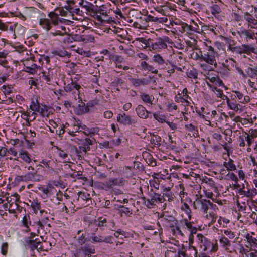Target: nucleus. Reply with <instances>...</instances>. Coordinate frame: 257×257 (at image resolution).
Segmentation results:
<instances>
[{
	"label": "nucleus",
	"mask_w": 257,
	"mask_h": 257,
	"mask_svg": "<svg viewBox=\"0 0 257 257\" xmlns=\"http://www.w3.org/2000/svg\"><path fill=\"white\" fill-rule=\"evenodd\" d=\"M52 53L55 56H59L61 57L70 56V55L67 51L63 50H55L53 51Z\"/></svg>",
	"instance_id": "obj_42"
},
{
	"label": "nucleus",
	"mask_w": 257,
	"mask_h": 257,
	"mask_svg": "<svg viewBox=\"0 0 257 257\" xmlns=\"http://www.w3.org/2000/svg\"><path fill=\"white\" fill-rule=\"evenodd\" d=\"M136 41H138L141 43H142L144 47H150V43L152 42V39H149L148 40L146 39L143 37H140L136 38Z\"/></svg>",
	"instance_id": "obj_39"
},
{
	"label": "nucleus",
	"mask_w": 257,
	"mask_h": 257,
	"mask_svg": "<svg viewBox=\"0 0 257 257\" xmlns=\"http://www.w3.org/2000/svg\"><path fill=\"white\" fill-rule=\"evenodd\" d=\"M219 242L221 246L226 250H228V247L231 245L230 240L223 235H222L220 237L219 239Z\"/></svg>",
	"instance_id": "obj_28"
},
{
	"label": "nucleus",
	"mask_w": 257,
	"mask_h": 257,
	"mask_svg": "<svg viewBox=\"0 0 257 257\" xmlns=\"http://www.w3.org/2000/svg\"><path fill=\"white\" fill-rule=\"evenodd\" d=\"M118 210L121 216H123V214H124L127 216H130L132 214V211L128 207L122 205H119L118 207Z\"/></svg>",
	"instance_id": "obj_33"
},
{
	"label": "nucleus",
	"mask_w": 257,
	"mask_h": 257,
	"mask_svg": "<svg viewBox=\"0 0 257 257\" xmlns=\"http://www.w3.org/2000/svg\"><path fill=\"white\" fill-rule=\"evenodd\" d=\"M237 34L240 36H244L247 41L249 39H254V34L251 30L243 29L240 31H237Z\"/></svg>",
	"instance_id": "obj_20"
},
{
	"label": "nucleus",
	"mask_w": 257,
	"mask_h": 257,
	"mask_svg": "<svg viewBox=\"0 0 257 257\" xmlns=\"http://www.w3.org/2000/svg\"><path fill=\"white\" fill-rule=\"evenodd\" d=\"M181 28L183 32H186L189 34H192L194 32L200 33L199 27L194 21H193V25H188L186 23H182Z\"/></svg>",
	"instance_id": "obj_11"
},
{
	"label": "nucleus",
	"mask_w": 257,
	"mask_h": 257,
	"mask_svg": "<svg viewBox=\"0 0 257 257\" xmlns=\"http://www.w3.org/2000/svg\"><path fill=\"white\" fill-rule=\"evenodd\" d=\"M8 243L4 242L1 245V253L3 255H6L8 253Z\"/></svg>",
	"instance_id": "obj_52"
},
{
	"label": "nucleus",
	"mask_w": 257,
	"mask_h": 257,
	"mask_svg": "<svg viewBox=\"0 0 257 257\" xmlns=\"http://www.w3.org/2000/svg\"><path fill=\"white\" fill-rule=\"evenodd\" d=\"M30 109L35 112H39L40 111V105L39 103L37 100H32L30 105Z\"/></svg>",
	"instance_id": "obj_41"
},
{
	"label": "nucleus",
	"mask_w": 257,
	"mask_h": 257,
	"mask_svg": "<svg viewBox=\"0 0 257 257\" xmlns=\"http://www.w3.org/2000/svg\"><path fill=\"white\" fill-rule=\"evenodd\" d=\"M229 220L225 217H220L218 223L220 225H222L223 227L226 226V225L229 222Z\"/></svg>",
	"instance_id": "obj_50"
},
{
	"label": "nucleus",
	"mask_w": 257,
	"mask_h": 257,
	"mask_svg": "<svg viewBox=\"0 0 257 257\" xmlns=\"http://www.w3.org/2000/svg\"><path fill=\"white\" fill-rule=\"evenodd\" d=\"M77 240L79 244H80L81 245L85 244L86 241V238H85V235L84 234H82L80 235L78 237Z\"/></svg>",
	"instance_id": "obj_55"
},
{
	"label": "nucleus",
	"mask_w": 257,
	"mask_h": 257,
	"mask_svg": "<svg viewBox=\"0 0 257 257\" xmlns=\"http://www.w3.org/2000/svg\"><path fill=\"white\" fill-rule=\"evenodd\" d=\"M224 233L230 239H233L235 236L234 233L229 229L224 230Z\"/></svg>",
	"instance_id": "obj_62"
},
{
	"label": "nucleus",
	"mask_w": 257,
	"mask_h": 257,
	"mask_svg": "<svg viewBox=\"0 0 257 257\" xmlns=\"http://www.w3.org/2000/svg\"><path fill=\"white\" fill-rule=\"evenodd\" d=\"M140 19L141 20V22L144 24L146 25V23L149 22H154L156 21V17L151 16L150 15H145L144 17H141Z\"/></svg>",
	"instance_id": "obj_37"
},
{
	"label": "nucleus",
	"mask_w": 257,
	"mask_h": 257,
	"mask_svg": "<svg viewBox=\"0 0 257 257\" xmlns=\"http://www.w3.org/2000/svg\"><path fill=\"white\" fill-rule=\"evenodd\" d=\"M197 237L199 240L200 246L204 251L208 250L211 247L210 241L202 234H198Z\"/></svg>",
	"instance_id": "obj_13"
},
{
	"label": "nucleus",
	"mask_w": 257,
	"mask_h": 257,
	"mask_svg": "<svg viewBox=\"0 0 257 257\" xmlns=\"http://www.w3.org/2000/svg\"><path fill=\"white\" fill-rule=\"evenodd\" d=\"M240 195H243L249 198H252L256 194V190L255 189H248L247 191L244 190L242 188L239 190Z\"/></svg>",
	"instance_id": "obj_22"
},
{
	"label": "nucleus",
	"mask_w": 257,
	"mask_h": 257,
	"mask_svg": "<svg viewBox=\"0 0 257 257\" xmlns=\"http://www.w3.org/2000/svg\"><path fill=\"white\" fill-rule=\"evenodd\" d=\"M79 40L85 43L92 42L94 40V37L91 34H85L80 36Z\"/></svg>",
	"instance_id": "obj_30"
},
{
	"label": "nucleus",
	"mask_w": 257,
	"mask_h": 257,
	"mask_svg": "<svg viewBox=\"0 0 257 257\" xmlns=\"http://www.w3.org/2000/svg\"><path fill=\"white\" fill-rule=\"evenodd\" d=\"M103 242L112 244L113 243V237L112 236H103Z\"/></svg>",
	"instance_id": "obj_61"
},
{
	"label": "nucleus",
	"mask_w": 257,
	"mask_h": 257,
	"mask_svg": "<svg viewBox=\"0 0 257 257\" xmlns=\"http://www.w3.org/2000/svg\"><path fill=\"white\" fill-rule=\"evenodd\" d=\"M153 61L157 64L159 69H162L167 65L168 60H165L160 54H155L153 57Z\"/></svg>",
	"instance_id": "obj_16"
},
{
	"label": "nucleus",
	"mask_w": 257,
	"mask_h": 257,
	"mask_svg": "<svg viewBox=\"0 0 257 257\" xmlns=\"http://www.w3.org/2000/svg\"><path fill=\"white\" fill-rule=\"evenodd\" d=\"M136 111L138 116L143 119H146L149 117L148 114L151 113V112L148 111L142 105H139L136 108Z\"/></svg>",
	"instance_id": "obj_18"
},
{
	"label": "nucleus",
	"mask_w": 257,
	"mask_h": 257,
	"mask_svg": "<svg viewBox=\"0 0 257 257\" xmlns=\"http://www.w3.org/2000/svg\"><path fill=\"white\" fill-rule=\"evenodd\" d=\"M150 47L152 48L153 50L156 51H160L167 47V44H165L161 38H158L155 41L152 39V42L150 43Z\"/></svg>",
	"instance_id": "obj_12"
},
{
	"label": "nucleus",
	"mask_w": 257,
	"mask_h": 257,
	"mask_svg": "<svg viewBox=\"0 0 257 257\" xmlns=\"http://www.w3.org/2000/svg\"><path fill=\"white\" fill-rule=\"evenodd\" d=\"M104 188L105 190L107 191L112 188L113 185L111 178L107 179L105 182Z\"/></svg>",
	"instance_id": "obj_58"
},
{
	"label": "nucleus",
	"mask_w": 257,
	"mask_h": 257,
	"mask_svg": "<svg viewBox=\"0 0 257 257\" xmlns=\"http://www.w3.org/2000/svg\"><path fill=\"white\" fill-rule=\"evenodd\" d=\"M73 254L75 257H83V250L81 247L76 249Z\"/></svg>",
	"instance_id": "obj_63"
},
{
	"label": "nucleus",
	"mask_w": 257,
	"mask_h": 257,
	"mask_svg": "<svg viewBox=\"0 0 257 257\" xmlns=\"http://www.w3.org/2000/svg\"><path fill=\"white\" fill-rule=\"evenodd\" d=\"M28 62H29V61H26V63L24 64V65L25 66V71H26V72L29 73L31 74H35L36 72V71H34V68H32L31 67V66H26V64H28Z\"/></svg>",
	"instance_id": "obj_57"
},
{
	"label": "nucleus",
	"mask_w": 257,
	"mask_h": 257,
	"mask_svg": "<svg viewBox=\"0 0 257 257\" xmlns=\"http://www.w3.org/2000/svg\"><path fill=\"white\" fill-rule=\"evenodd\" d=\"M81 102L78 105L77 111L78 114H82L89 111V109L88 106H86L84 102L82 101V100L80 99Z\"/></svg>",
	"instance_id": "obj_29"
},
{
	"label": "nucleus",
	"mask_w": 257,
	"mask_h": 257,
	"mask_svg": "<svg viewBox=\"0 0 257 257\" xmlns=\"http://www.w3.org/2000/svg\"><path fill=\"white\" fill-rule=\"evenodd\" d=\"M117 120L118 122L124 125H132L136 123V120L132 118L129 115L125 113L123 114H118L117 116Z\"/></svg>",
	"instance_id": "obj_14"
},
{
	"label": "nucleus",
	"mask_w": 257,
	"mask_h": 257,
	"mask_svg": "<svg viewBox=\"0 0 257 257\" xmlns=\"http://www.w3.org/2000/svg\"><path fill=\"white\" fill-rule=\"evenodd\" d=\"M154 118L157 120L158 122L163 123L165 122V119L164 116L157 113L153 114Z\"/></svg>",
	"instance_id": "obj_56"
},
{
	"label": "nucleus",
	"mask_w": 257,
	"mask_h": 257,
	"mask_svg": "<svg viewBox=\"0 0 257 257\" xmlns=\"http://www.w3.org/2000/svg\"><path fill=\"white\" fill-rule=\"evenodd\" d=\"M193 207L196 209L207 214L209 207H212L213 204L210 200L203 198L202 196L196 195V198L193 203Z\"/></svg>",
	"instance_id": "obj_3"
},
{
	"label": "nucleus",
	"mask_w": 257,
	"mask_h": 257,
	"mask_svg": "<svg viewBox=\"0 0 257 257\" xmlns=\"http://www.w3.org/2000/svg\"><path fill=\"white\" fill-rule=\"evenodd\" d=\"M227 104L230 109L234 110L236 112L238 111L241 112L243 111V109L242 108V106L241 105L237 104L233 101H231L229 99H227Z\"/></svg>",
	"instance_id": "obj_24"
},
{
	"label": "nucleus",
	"mask_w": 257,
	"mask_h": 257,
	"mask_svg": "<svg viewBox=\"0 0 257 257\" xmlns=\"http://www.w3.org/2000/svg\"><path fill=\"white\" fill-rule=\"evenodd\" d=\"M128 80L133 86L138 87L140 86H145L150 84L152 80V78L151 77L141 79L130 77L128 78Z\"/></svg>",
	"instance_id": "obj_10"
},
{
	"label": "nucleus",
	"mask_w": 257,
	"mask_h": 257,
	"mask_svg": "<svg viewBox=\"0 0 257 257\" xmlns=\"http://www.w3.org/2000/svg\"><path fill=\"white\" fill-rule=\"evenodd\" d=\"M246 239L251 246L255 247L257 246V239L250 235L249 233L246 235Z\"/></svg>",
	"instance_id": "obj_40"
},
{
	"label": "nucleus",
	"mask_w": 257,
	"mask_h": 257,
	"mask_svg": "<svg viewBox=\"0 0 257 257\" xmlns=\"http://www.w3.org/2000/svg\"><path fill=\"white\" fill-rule=\"evenodd\" d=\"M245 139L247 142V145L248 147H250L251 144L253 143L254 139L248 135L247 132H244Z\"/></svg>",
	"instance_id": "obj_49"
},
{
	"label": "nucleus",
	"mask_w": 257,
	"mask_h": 257,
	"mask_svg": "<svg viewBox=\"0 0 257 257\" xmlns=\"http://www.w3.org/2000/svg\"><path fill=\"white\" fill-rule=\"evenodd\" d=\"M187 75L189 78L197 79L198 73L196 69L193 68L192 70L187 72Z\"/></svg>",
	"instance_id": "obj_47"
},
{
	"label": "nucleus",
	"mask_w": 257,
	"mask_h": 257,
	"mask_svg": "<svg viewBox=\"0 0 257 257\" xmlns=\"http://www.w3.org/2000/svg\"><path fill=\"white\" fill-rule=\"evenodd\" d=\"M27 232L32 231L30 238H33L36 235L42 234L45 232L44 227L41 223L40 220H37L32 222L30 228L26 230Z\"/></svg>",
	"instance_id": "obj_6"
},
{
	"label": "nucleus",
	"mask_w": 257,
	"mask_h": 257,
	"mask_svg": "<svg viewBox=\"0 0 257 257\" xmlns=\"http://www.w3.org/2000/svg\"><path fill=\"white\" fill-rule=\"evenodd\" d=\"M151 138L150 142L152 145L155 147H159L161 145V137L158 134H156L154 133H150Z\"/></svg>",
	"instance_id": "obj_19"
},
{
	"label": "nucleus",
	"mask_w": 257,
	"mask_h": 257,
	"mask_svg": "<svg viewBox=\"0 0 257 257\" xmlns=\"http://www.w3.org/2000/svg\"><path fill=\"white\" fill-rule=\"evenodd\" d=\"M181 209L183 211L189 220H191L192 211L189 206L186 203H184L181 206Z\"/></svg>",
	"instance_id": "obj_31"
},
{
	"label": "nucleus",
	"mask_w": 257,
	"mask_h": 257,
	"mask_svg": "<svg viewBox=\"0 0 257 257\" xmlns=\"http://www.w3.org/2000/svg\"><path fill=\"white\" fill-rule=\"evenodd\" d=\"M245 71L247 77L248 76L252 78L255 77L253 68L248 67L245 70Z\"/></svg>",
	"instance_id": "obj_48"
},
{
	"label": "nucleus",
	"mask_w": 257,
	"mask_h": 257,
	"mask_svg": "<svg viewBox=\"0 0 257 257\" xmlns=\"http://www.w3.org/2000/svg\"><path fill=\"white\" fill-rule=\"evenodd\" d=\"M19 180L20 181H32L34 182H39L43 179V177L40 174L37 173L35 171L33 172H28L25 175L19 176Z\"/></svg>",
	"instance_id": "obj_9"
},
{
	"label": "nucleus",
	"mask_w": 257,
	"mask_h": 257,
	"mask_svg": "<svg viewBox=\"0 0 257 257\" xmlns=\"http://www.w3.org/2000/svg\"><path fill=\"white\" fill-rule=\"evenodd\" d=\"M162 198H163V202L166 200L171 202L173 201L174 198V195L171 191L167 190L166 192H164L163 193V195H162Z\"/></svg>",
	"instance_id": "obj_36"
},
{
	"label": "nucleus",
	"mask_w": 257,
	"mask_h": 257,
	"mask_svg": "<svg viewBox=\"0 0 257 257\" xmlns=\"http://www.w3.org/2000/svg\"><path fill=\"white\" fill-rule=\"evenodd\" d=\"M107 219L103 217H100L97 219L90 221L89 223L88 228H91L92 227H95L93 232L94 233H96L98 230V227H99L100 229L103 230V227L107 226Z\"/></svg>",
	"instance_id": "obj_8"
},
{
	"label": "nucleus",
	"mask_w": 257,
	"mask_h": 257,
	"mask_svg": "<svg viewBox=\"0 0 257 257\" xmlns=\"http://www.w3.org/2000/svg\"><path fill=\"white\" fill-rule=\"evenodd\" d=\"M211 13L213 15L219 14L221 12V9L217 5H213L211 8Z\"/></svg>",
	"instance_id": "obj_53"
},
{
	"label": "nucleus",
	"mask_w": 257,
	"mask_h": 257,
	"mask_svg": "<svg viewBox=\"0 0 257 257\" xmlns=\"http://www.w3.org/2000/svg\"><path fill=\"white\" fill-rule=\"evenodd\" d=\"M74 149L75 153L76 154V155L78 157V159L79 160H82L84 159L83 155L82 154V150L80 149L79 148H77L76 147H74Z\"/></svg>",
	"instance_id": "obj_59"
},
{
	"label": "nucleus",
	"mask_w": 257,
	"mask_h": 257,
	"mask_svg": "<svg viewBox=\"0 0 257 257\" xmlns=\"http://www.w3.org/2000/svg\"><path fill=\"white\" fill-rule=\"evenodd\" d=\"M19 156L26 163H30L32 161L30 155L26 150H20L19 151Z\"/></svg>",
	"instance_id": "obj_21"
},
{
	"label": "nucleus",
	"mask_w": 257,
	"mask_h": 257,
	"mask_svg": "<svg viewBox=\"0 0 257 257\" xmlns=\"http://www.w3.org/2000/svg\"><path fill=\"white\" fill-rule=\"evenodd\" d=\"M161 217L163 218L162 221H166L169 224V227L171 228L173 232H175V230H176L179 235L182 236L184 235L181 230L180 227L177 225L178 221L175 217L170 215H163Z\"/></svg>",
	"instance_id": "obj_7"
},
{
	"label": "nucleus",
	"mask_w": 257,
	"mask_h": 257,
	"mask_svg": "<svg viewBox=\"0 0 257 257\" xmlns=\"http://www.w3.org/2000/svg\"><path fill=\"white\" fill-rule=\"evenodd\" d=\"M57 27V29H61L62 30L64 31V32H62L60 30L58 29L56 30L55 32H50V34L52 35L56 36L57 35H60V36H63L64 34H66V27L64 26H61L60 27H58V25Z\"/></svg>",
	"instance_id": "obj_38"
},
{
	"label": "nucleus",
	"mask_w": 257,
	"mask_h": 257,
	"mask_svg": "<svg viewBox=\"0 0 257 257\" xmlns=\"http://www.w3.org/2000/svg\"><path fill=\"white\" fill-rule=\"evenodd\" d=\"M244 19L248 22L251 28H254L257 25V20L255 19L249 13L246 12L244 16Z\"/></svg>",
	"instance_id": "obj_23"
},
{
	"label": "nucleus",
	"mask_w": 257,
	"mask_h": 257,
	"mask_svg": "<svg viewBox=\"0 0 257 257\" xmlns=\"http://www.w3.org/2000/svg\"><path fill=\"white\" fill-rule=\"evenodd\" d=\"M188 218H185L180 221V225L185 229H187L190 233L195 234L197 231L196 227L193 226L192 222Z\"/></svg>",
	"instance_id": "obj_15"
},
{
	"label": "nucleus",
	"mask_w": 257,
	"mask_h": 257,
	"mask_svg": "<svg viewBox=\"0 0 257 257\" xmlns=\"http://www.w3.org/2000/svg\"><path fill=\"white\" fill-rule=\"evenodd\" d=\"M202 31H210L212 32L214 34L216 35L217 33L216 32V28H214L212 26L210 25H203L201 28Z\"/></svg>",
	"instance_id": "obj_46"
},
{
	"label": "nucleus",
	"mask_w": 257,
	"mask_h": 257,
	"mask_svg": "<svg viewBox=\"0 0 257 257\" xmlns=\"http://www.w3.org/2000/svg\"><path fill=\"white\" fill-rule=\"evenodd\" d=\"M81 247L83 250V257H91V254L95 253L94 246L90 244H85Z\"/></svg>",
	"instance_id": "obj_17"
},
{
	"label": "nucleus",
	"mask_w": 257,
	"mask_h": 257,
	"mask_svg": "<svg viewBox=\"0 0 257 257\" xmlns=\"http://www.w3.org/2000/svg\"><path fill=\"white\" fill-rule=\"evenodd\" d=\"M29 240L28 243L32 249H37L39 245L41 243L37 239L33 240V238Z\"/></svg>",
	"instance_id": "obj_45"
},
{
	"label": "nucleus",
	"mask_w": 257,
	"mask_h": 257,
	"mask_svg": "<svg viewBox=\"0 0 257 257\" xmlns=\"http://www.w3.org/2000/svg\"><path fill=\"white\" fill-rule=\"evenodd\" d=\"M163 198L161 194L154 192L152 189L148 193V198L145 197H142L144 204L148 208H153L157 203H163Z\"/></svg>",
	"instance_id": "obj_2"
},
{
	"label": "nucleus",
	"mask_w": 257,
	"mask_h": 257,
	"mask_svg": "<svg viewBox=\"0 0 257 257\" xmlns=\"http://www.w3.org/2000/svg\"><path fill=\"white\" fill-rule=\"evenodd\" d=\"M53 76V69L49 68L42 72V78L47 82H50Z\"/></svg>",
	"instance_id": "obj_25"
},
{
	"label": "nucleus",
	"mask_w": 257,
	"mask_h": 257,
	"mask_svg": "<svg viewBox=\"0 0 257 257\" xmlns=\"http://www.w3.org/2000/svg\"><path fill=\"white\" fill-rule=\"evenodd\" d=\"M77 195L78 196V200H79V199H81L82 200L85 201V200H87L88 199V196H89V194H86L84 192H78Z\"/></svg>",
	"instance_id": "obj_60"
},
{
	"label": "nucleus",
	"mask_w": 257,
	"mask_h": 257,
	"mask_svg": "<svg viewBox=\"0 0 257 257\" xmlns=\"http://www.w3.org/2000/svg\"><path fill=\"white\" fill-rule=\"evenodd\" d=\"M247 133L249 136H250L254 139L257 137V130L256 129L250 128L248 133Z\"/></svg>",
	"instance_id": "obj_64"
},
{
	"label": "nucleus",
	"mask_w": 257,
	"mask_h": 257,
	"mask_svg": "<svg viewBox=\"0 0 257 257\" xmlns=\"http://www.w3.org/2000/svg\"><path fill=\"white\" fill-rule=\"evenodd\" d=\"M175 100L177 102H181L189 103V101L186 100L183 96H181V94L179 93L175 97Z\"/></svg>",
	"instance_id": "obj_54"
},
{
	"label": "nucleus",
	"mask_w": 257,
	"mask_h": 257,
	"mask_svg": "<svg viewBox=\"0 0 257 257\" xmlns=\"http://www.w3.org/2000/svg\"><path fill=\"white\" fill-rule=\"evenodd\" d=\"M103 236L95 235L91 237L92 243H102L103 242Z\"/></svg>",
	"instance_id": "obj_51"
},
{
	"label": "nucleus",
	"mask_w": 257,
	"mask_h": 257,
	"mask_svg": "<svg viewBox=\"0 0 257 257\" xmlns=\"http://www.w3.org/2000/svg\"><path fill=\"white\" fill-rule=\"evenodd\" d=\"M140 97L143 102L149 104H152L154 100V97L153 95H149L148 94L140 92Z\"/></svg>",
	"instance_id": "obj_26"
},
{
	"label": "nucleus",
	"mask_w": 257,
	"mask_h": 257,
	"mask_svg": "<svg viewBox=\"0 0 257 257\" xmlns=\"http://www.w3.org/2000/svg\"><path fill=\"white\" fill-rule=\"evenodd\" d=\"M112 181V184L113 186H123L125 183V179L123 177L120 178H110Z\"/></svg>",
	"instance_id": "obj_35"
},
{
	"label": "nucleus",
	"mask_w": 257,
	"mask_h": 257,
	"mask_svg": "<svg viewBox=\"0 0 257 257\" xmlns=\"http://www.w3.org/2000/svg\"><path fill=\"white\" fill-rule=\"evenodd\" d=\"M176 68H177V66L172 62L169 61L168 63H167V65L163 67V68L162 69L167 70V72L170 75L171 74L175 72Z\"/></svg>",
	"instance_id": "obj_32"
},
{
	"label": "nucleus",
	"mask_w": 257,
	"mask_h": 257,
	"mask_svg": "<svg viewBox=\"0 0 257 257\" xmlns=\"http://www.w3.org/2000/svg\"><path fill=\"white\" fill-rule=\"evenodd\" d=\"M189 257H198V252L196 248L194 246L189 247L188 249Z\"/></svg>",
	"instance_id": "obj_44"
},
{
	"label": "nucleus",
	"mask_w": 257,
	"mask_h": 257,
	"mask_svg": "<svg viewBox=\"0 0 257 257\" xmlns=\"http://www.w3.org/2000/svg\"><path fill=\"white\" fill-rule=\"evenodd\" d=\"M81 86L80 85L73 81L71 83L67 84V86L64 87V89L66 92H70L75 89L78 94L80 93L79 90Z\"/></svg>",
	"instance_id": "obj_27"
},
{
	"label": "nucleus",
	"mask_w": 257,
	"mask_h": 257,
	"mask_svg": "<svg viewBox=\"0 0 257 257\" xmlns=\"http://www.w3.org/2000/svg\"><path fill=\"white\" fill-rule=\"evenodd\" d=\"M80 144L81 145L79 147V148L81 150L83 149V147H86L88 146L92 145V141L89 138H86L85 139L82 140Z\"/></svg>",
	"instance_id": "obj_43"
},
{
	"label": "nucleus",
	"mask_w": 257,
	"mask_h": 257,
	"mask_svg": "<svg viewBox=\"0 0 257 257\" xmlns=\"http://www.w3.org/2000/svg\"><path fill=\"white\" fill-rule=\"evenodd\" d=\"M225 39L228 44V49L232 52L239 54L243 53L249 54L251 52H254L255 48L252 45L243 44L239 46L232 47L230 44L231 39L228 38H225Z\"/></svg>",
	"instance_id": "obj_4"
},
{
	"label": "nucleus",
	"mask_w": 257,
	"mask_h": 257,
	"mask_svg": "<svg viewBox=\"0 0 257 257\" xmlns=\"http://www.w3.org/2000/svg\"><path fill=\"white\" fill-rule=\"evenodd\" d=\"M56 10L59 11V14L52 11L48 14L50 19L44 18H41L39 20V25L47 32L50 31L53 26H57L59 25V22L63 23V21H66L64 19H60L59 15L66 17L69 13V12L64 10L63 8H57Z\"/></svg>",
	"instance_id": "obj_1"
},
{
	"label": "nucleus",
	"mask_w": 257,
	"mask_h": 257,
	"mask_svg": "<svg viewBox=\"0 0 257 257\" xmlns=\"http://www.w3.org/2000/svg\"><path fill=\"white\" fill-rule=\"evenodd\" d=\"M223 165L228 171H235L236 170L234 161L231 159H229L228 162H224Z\"/></svg>",
	"instance_id": "obj_34"
},
{
	"label": "nucleus",
	"mask_w": 257,
	"mask_h": 257,
	"mask_svg": "<svg viewBox=\"0 0 257 257\" xmlns=\"http://www.w3.org/2000/svg\"><path fill=\"white\" fill-rule=\"evenodd\" d=\"M206 51H204V54H201L200 58L210 65H216L215 52L212 46H206Z\"/></svg>",
	"instance_id": "obj_5"
}]
</instances>
